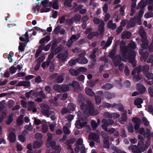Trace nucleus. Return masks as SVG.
Here are the masks:
<instances>
[{
    "instance_id": "obj_1",
    "label": "nucleus",
    "mask_w": 153,
    "mask_h": 153,
    "mask_svg": "<svg viewBox=\"0 0 153 153\" xmlns=\"http://www.w3.org/2000/svg\"><path fill=\"white\" fill-rule=\"evenodd\" d=\"M80 108L83 112L84 116L88 117L89 116L96 115L98 114L99 111L94 110L93 104L90 101L87 102V104L82 103L80 105Z\"/></svg>"
},
{
    "instance_id": "obj_2",
    "label": "nucleus",
    "mask_w": 153,
    "mask_h": 153,
    "mask_svg": "<svg viewBox=\"0 0 153 153\" xmlns=\"http://www.w3.org/2000/svg\"><path fill=\"white\" fill-rule=\"evenodd\" d=\"M120 50L123 56L125 59H128L129 62L131 63L134 62L136 56V52L135 51L130 50L128 55H127V54L128 51L127 47L126 46L122 47L120 48Z\"/></svg>"
},
{
    "instance_id": "obj_3",
    "label": "nucleus",
    "mask_w": 153,
    "mask_h": 153,
    "mask_svg": "<svg viewBox=\"0 0 153 153\" xmlns=\"http://www.w3.org/2000/svg\"><path fill=\"white\" fill-rule=\"evenodd\" d=\"M40 108L42 109V113L44 115L50 116L51 115V113L49 111L50 108L49 105L46 104L42 103L41 105Z\"/></svg>"
},
{
    "instance_id": "obj_4",
    "label": "nucleus",
    "mask_w": 153,
    "mask_h": 153,
    "mask_svg": "<svg viewBox=\"0 0 153 153\" xmlns=\"http://www.w3.org/2000/svg\"><path fill=\"white\" fill-rule=\"evenodd\" d=\"M89 138L90 140H93L97 143H99L100 142L99 135L95 133H90L89 135Z\"/></svg>"
},
{
    "instance_id": "obj_5",
    "label": "nucleus",
    "mask_w": 153,
    "mask_h": 153,
    "mask_svg": "<svg viewBox=\"0 0 153 153\" xmlns=\"http://www.w3.org/2000/svg\"><path fill=\"white\" fill-rule=\"evenodd\" d=\"M88 123L87 122H84L82 123L79 119L77 120L75 124L76 127L78 129H80L83 127H86Z\"/></svg>"
},
{
    "instance_id": "obj_6",
    "label": "nucleus",
    "mask_w": 153,
    "mask_h": 153,
    "mask_svg": "<svg viewBox=\"0 0 153 153\" xmlns=\"http://www.w3.org/2000/svg\"><path fill=\"white\" fill-rule=\"evenodd\" d=\"M131 150L134 153H141L145 151L140 146L137 147L136 145L133 146L131 148Z\"/></svg>"
},
{
    "instance_id": "obj_7",
    "label": "nucleus",
    "mask_w": 153,
    "mask_h": 153,
    "mask_svg": "<svg viewBox=\"0 0 153 153\" xmlns=\"http://www.w3.org/2000/svg\"><path fill=\"white\" fill-rule=\"evenodd\" d=\"M136 16H135L133 18L130 19L126 25V27L127 28H129L134 26L136 23Z\"/></svg>"
},
{
    "instance_id": "obj_8",
    "label": "nucleus",
    "mask_w": 153,
    "mask_h": 153,
    "mask_svg": "<svg viewBox=\"0 0 153 153\" xmlns=\"http://www.w3.org/2000/svg\"><path fill=\"white\" fill-rule=\"evenodd\" d=\"M113 60L114 66L116 67L118 66L119 65L121 64L120 63L121 60L125 61V60L124 59H122L121 56L119 55L115 57L114 59Z\"/></svg>"
},
{
    "instance_id": "obj_9",
    "label": "nucleus",
    "mask_w": 153,
    "mask_h": 153,
    "mask_svg": "<svg viewBox=\"0 0 153 153\" xmlns=\"http://www.w3.org/2000/svg\"><path fill=\"white\" fill-rule=\"evenodd\" d=\"M137 89L139 92L141 94L145 93L146 91V88L145 87L140 83L137 84Z\"/></svg>"
},
{
    "instance_id": "obj_10",
    "label": "nucleus",
    "mask_w": 153,
    "mask_h": 153,
    "mask_svg": "<svg viewBox=\"0 0 153 153\" xmlns=\"http://www.w3.org/2000/svg\"><path fill=\"white\" fill-rule=\"evenodd\" d=\"M127 111L123 112L122 115L121 117L119 118L118 120V121L121 124L124 123L127 121Z\"/></svg>"
},
{
    "instance_id": "obj_11",
    "label": "nucleus",
    "mask_w": 153,
    "mask_h": 153,
    "mask_svg": "<svg viewBox=\"0 0 153 153\" xmlns=\"http://www.w3.org/2000/svg\"><path fill=\"white\" fill-rule=\"evenodd\" d=\"M68 85L74 88L75 91L79 89L80 87L79 83L75 80L73 81L72 83H68Z\"/></svg>"
},
{
    "instance_id": "obj_12",
    "label": "nucleus",
    "mask_w": 153,
    "mask_h": 153,
    "mask_svg": "<svg viewBox=\"0 0 153 153\" xmlns=\"http://www.w3.org/2000/svg\"><path fill=\"white\" fill-rule=\"evenodd\" d=\"M68 56L67 53H61L58 54L57 58L60 59L62 62H65Z\"/></svg>"
},
{
    "instance_id": "obj_13",
    "label": "nucleus",
    "mask_w": 153,
    "mask_h": 153,
    "mask_svg": "<svg viewBox=\"0 0 153 153\" xmlns=\"http://www.w3.org/2000/svg\"><path fill=\"white\" fill-rule=\"evenodd\" d=\"M30 81H21L19 82L16 85L17 86H23L27 87L30 86Z\"/></svg>"
},
{
    "instance_id": "obj_14",
    "label": "nucleus",
    "mask_w": 153,
    "mask_h": 153,
    "mask_svg": "<svg viewBox=\"0 0 153 153\" xmlns=\"http://www.w3.org/2000/svg\"><path fill=\"white\" fill-rule=\"evenodd\" d=\"M112 108H117L119 111L123 112L124 111V108L123 105L121 104H117L114 103L113 104Z\"/></svg>"
},
{
    "instance_id": "obj_15",
    "label": "nucleus",
    "mask_w": 153,
    "mask_h": 153,
    "mask_svg": "<svg viewBox=\"0 0 153 153\" xmlns=\"http://www.w3.org/2000/svg\"><path fill=\"white\" fill-rule=\"evenodd\" d=\"M78 63L81 64H86L88 62V60L83 56H80L78 58Z\"/></svg>"
},
{
    "instance_id": "obj_16",
    "label": "nucleus",
    "mask_w": 153,
    "mask_h": 153,
    "mask_svg": "<svg viewBox=\"0 0 153 153\" xmlns=\"http://www.w3.org/2000/svg\"><path fill=\"white\" fill-rule=\"evenodd\" d=\"M147 4V2L144 0H141L138 4L137 9L138 7L140 8V9H143Z\"/></svg>"
},
{
    "instance_id": "obj_17",
    "label": "nucleus",
    "mask_w": 153,
    "mask_h": 153,
    "mask_svg": "<svg viewBox=\"0 0 153 153\" xmlns=\"http://www.w3.org/2000/svg\"><path fill=\"white\" fill-rule=\"evenodd\" d=\"M113 21L110 20L108 23V27L112 30L115 29L117 28V25L115 23H113Z\"/></svg>"
},
{
    "instance_id": "obj_18",
    "label": "nucleus",
    "mask_w": 153,
    "mask_h": 153,
    "mask_svg": "<svg viewBox=\"0 0 153 153\" xmlns=\"http://www.w3.org/2000/svg\"><path fill=\"white\" fill-rule=\"evenodd\" d=\"M139 35L141 37V41L143 40V41L147 39L146 33L144 30L140 31L139 33Z\"/></svg>"
},
{
    "instance_id": "obj_19",
    "label": "nucleus",
    "mask_w": 153,
    "mask_h": 153,
    "mask_svg": "<svg viewBox=\"0 0 153 153\" xmlns=\"http://www.w3.org/2000/svg\"><path fill=\"white\" fill-rule=\"evenodd\" d=\"M104 25L103 22L100 23L99 25L98 31L100 32V35H102V34L104 32L105 29L104 28Z\"/></svg>"
},
{
    "instance_id": "obj_20",
    "label": "nucleus",
    "mask_w": 153,
    "mask_h": 153,
    "mask_svg": "<svg viewBox=\"0 0 153 153\" xmlns=\"http://www.w3.org/2000/svg\"><path fill=\"white\" fill-rule=\"evenodd\" d=\"M87 36V39L89 40L92 39L94 36H97L98 35V33L95 32H91L89 33Z\"/></svg>"
},
{
    "instance_id": "obj_21",
    "label": "nucleus",
    "mask_w": 153,
    "mask_h": 153,
    "mask_svg": "<svg viewBox=\"0 0 153 153\" xmlns=\"http://www.w3.org/2000/svg\"><path fill=\"white\" fill-rule=\"evenodd\" d=\"M102 122L103 123L108 125V126H109L113 124L114 123V121L113 120L111 119H108L107 120L105 119H103L102 120Z\"/></svg>"
},
{
    "instance_id": "obj_22",
    "label": "nucleus",
    "mask_w": 153,
    "mask_h": 153,
    "mask_svg": "<svg viewBox=\"0 0 153 153\" xmlns=\"http://www.w3.org/2000/svg\"><path fill=\"white\" fill-rule=\"evenodd\" d=\"M64 77L62 75L58 76L55 79V82L58 83H62L64 80Z\"/></svg>"
},
{
    "instance_id": "obj_23",
    "label": "nucleus",
    "mask_w": 153,
    "mask_h": 153,
    "mask_svg": "<svg viewBox=\"0 0 153 153\" xmlns=\"http://www.w3.org/2000/svg\"><path fill=\"white\" fill-rule=\"evenodd\" d=\"M86 94L91 96H93L94 95V93L92 91L91 89L89 88H86L85 89Z\"/></svg>"
},
{
    "instance_id": "obj_24",
    "label": "nucleus",
    "mask_w": 153,
    "mask_h": 153,
    "mask_svg": "<svg viewBox=\"0 0 153 153\" xmlns=\"http://www.w3.org/2000/svg\"><path fill=\"white\" fill-rule=\"evenodd\" d=\"M113 84L110 83H107L103 85L102 87V88L105 90H108L113 88Z\"/></svg>"
},
{
    "instance_id": "obj_25",
    "label": "nucleus",
    "mask_w": 153,
    "mask_h": 153,
    "mask_svg": "<svg viewBox=\"0 0 153 153\" xmlns=\"http://www.w3.org/2000/svg\"><path fill=\"white\" fill-rule=\"evenodd\" d=\"M69 71L70 73L73 76H77L79 74L78 69L77 70H76L74 69L71 68L69 70Z\"/></svg>"
},
{
    "instance_id": "obj_26",
    "label": "nucleus",
    "mask_w": 153,
    "mask_h": 153,
    "mask_svg": "<svg viewBox=\"0 0 153 153\" xmlns=\"http://www.w3.org/2000/svg\"><path fill=\"white\" fill-rule=\"evenodd\" d=\"M27 104L28 105L27 109L28 111L31 110L33 108L36 106L34 104V102H33L30 101L28 102Z\"/></svg>"
},
{
    "instance_id": "obj_27",
    "label": "nucleus",
    "mask_w": 153,
    "mask_h": 153,
    "mask_svg": "<svg viewBox=\"0 0 153 153\" xmlns=\"http://www.w3.org/2000/svg\"><path fill=\"white\" fill-rule=\"evenodd\" d=\"M105 97L108 99H110L115 96V94H112L108 92H106L105 93Z\"/></svg>"
},
{
    "instance_id": "obj_28",
    "label": "nucleus",
    "mask_w": 153,
    "mask_h": 153,
    "mask_svg": "<svg viewBox=\"0 0 153 153\" xmlns=\"http://www.w3.org/2000/svg\"><path fill=\"white\" fill-rule=\"evenodd\" d=\"M141 41L143 43L141 45L143 49H147L149 44L148 41L147 40V39H146L145 40L143 41V40H141Z\"/></svg>"
},
{
    "instance_id": "obj_29",
    "label": "nucleus",
    "mask_w": 153,
    "mask_h": 153,
    "mask_svg": "<svg viewBox=\"0 0 153 153\" xmlns=\"http://www.w3.org/2000/svg\"><path fill=\"white\" fill-rule=\"evenodd\" d=\"M127 130L128 131L131 133H133L134 132V127L132 123H129L127 126Z\"/></svg>"
},
{
    "instance_id": "obj_30",
    "label": "nucleus",
    "mask_w": 153,
    "mask_h": 153,
    "mask_svg": "<svg viewBox=\"0 0 153 153\" xmlns=\"http://www.w3.org/2000/svg\"><path fill=\"white\" fill-rule=\"evenodd\" d=\"M19 50L21 52L24 51L25 50V43L24 42H20L19 43Z\"/></svg>"
},
{
    "instance_id": "obj_31",
    "label": "nucleus",
    "mask_w": 153,
    "mask_h": 153,
    "mask_svg": "<svg viewBox=\"0 0 153 153\" xmlns=\"http://www.w3.org/2000/svg\"><path fill=\"white\" fill-rule=\"evenodd\" d=\"M58 0H54L53 1L52 7L55 10H58L59 9V5L58 3Z\"/></svg>"
},
{
    "instance_id": "obj_32",
    "label": "nucleus",
    "mask_w": 153,
    "mask_h": 153,
    "mask_svg": "<svg viewBox=\"0 0 153 153\" xmlns=\"http://www.w3.org/2000/svg\"><path fill=\"white\" fill-rule=\"evenodd\" d=\"M69 85H64L61 86V92H64L68 91L70 89L69 87Z\"/></svg>"
},
{
    "instance_id": "obj_33",
    "label": "nucleus",
    "mask_w": 153,
    "mask_h": 153,
    "mask_svg": "<svg viewBox=\"0 0 153 153\" xmlns=\"http://www.w3.org/2000/svg\"><path fill=\"white\" fill-rule=\"evenodd\" d=\"M41 143L38 141H36L33 143V147L34 149L39 148L41 146Z\"/></svg>"
},
{
    "instance_id": "obj_34",
    "label": "nucleus",
    "mask_w": 153,
    "mask_h": 153,
    "mask_svg": "<svg viewBox=\"0 0 153 153\" xmlns=\"http://www.w3.org/2000/svg\"><path fill=\"white\" fill-rule=\"evenodd\" d=\"M16 139V135L15 133L12 132H10V143L14 142Z\"/></svg>"
},
{
    "instance_id": "obj_35",
    "label": "nucleus",
    "mask_w": 153,
    "mask_h": 153,
    "mask_svg": "<svg viewBox=\"0 0 153 153\" xmlns=\"http://www.w3.org/2000/svg\"><path fill=\"white\" fill-rule=\"evenodd\" d=\"M81 18V15L79 14H75L72 19H73L74 21L79 22L80 21Z\"/></svg>"
},
{
    "instance_id": "obj_36",
    "label": "nucleus",
    "mask_w": 153,
    "mask_h": 153,
    "mask_svg": "<svg viewBox=\"0 0 153 153\" xmlns=\"http://www.w3.org/2000/svg\"><path fill=\"white\" fill-rule=\"evenodd\" d=\"M22 115H21L19 116L16 120L17 124L19 126L21 125L23 123V121L22 118Z\"/></svg>"
},
{
    "instance_id": "obj_37",
    "label": "nucleus",
    "mask_w": 153,
    "mask_h": 153,
    "mask_svg": "<svg viewBox=\"0 0 153 153\" xmlns=\"http://www.w3.org/2000/svg\"><path fill=\"white\" fill-rule=\"evenodd\" d=\"M132 121L135 124L141 123L142 121L141 119L138 117H134L132 119Z\"/></svg>"
},
{
    "instance_id": "obj_38",
    "label": "nucleus",
    "mask_w": 153,
    "mask_h": 153,
    "mask_svg": "<svg viewBox=\"0 0 153 153\" xmlns=\"http://www.w3.org/2000/svg\"><path fill=\"white\" fill-rule=\"evenodd\" d=\"M149 70V66L148 65H146L143 66V72L144 74L148 72Z\"/></svg>"
},
{
    "instance_id": "obj_39",
    "label": "nucleus",
    "mask_w": 153,
    "mask_h": 153,
    "mask_svg": "<svg viewBox=\"0 0 153 153\" xmlns=\"http://www.w3.org/2000/svg\"><path fill=\"white\" fill-rule=\"evenodd\" d=\"M113 39V38L112 36L108 38L105 44V46L106 47H108L111 45L112 43Z\"/></svg>"
},
{
    "instance_id": "obj_40",
    "label": "nucleus",
    "mask_w": 153,
    "mask_h": 153,
    "mask_svg": "<svg viewBox=\"0 0 153 153\" xmlns=\"http://www.w3.org/2000/svg\"><path fill=\"white\" fill-rule=\"evenodd\" d=\"M75 141L76 139L75 138H72L67 140L65 143L67 145H68L70 144H73Z\"/></svg>"
},
{
    "instance_id": "obj_41",
    "label": "nucleus",
    "mask_w": 153,
    "mask_h": 153,
    "mask_svg": "<svg viewBox=\"0 0 153 153\" xmlns=\"http://www.w3.org/2000/svg\"><path fill=\"white\" fill-rule=\"evenodd\" d=\"M77 62L78 63V58L71 60L68 62L69 65L71 66L75 65Z\"/></svg>"
},
{
    "instance_id": "obj_42",
    "label": "nucleus",
    "mask_w": 153,
    "mask_h": 153,
    "mask_svg": "<svg viewBox=\"0 0 153 153\" xmlns=\"http://www.w3.org/2000/svg\"><path fill=\"white\" fill-rule=\"evenodd\" d=\"M143 102V100L141 98H138L136 99L134 101V104L135 105H140Z\"/></svg>"
},
{
    "instance_id": "obj_43",
    "label": "nucleus",
    "mask_w": 153,
    "mask_h": 153,
    "mask_svg": "<svg viewBox=\"0 0 153 153\" xmlns=\"http://www.w3.org/2000/svg\"><path fill=\"white\" fill-rule=\"evenodd\" d=\"M34 137L37 140H40L42 138L43 136L42 134L37 133L35 134Z\"/></svg>"
},
{
    "instance_id": "obj_44",
    "label": "nucleus",
    "mask_w": 153,
    "mask_h": 153,
    "mask_svg": "<svg viewBox=\"0 0 153 153\" xmlns=\"http://www.w3.org/2000/svg\"><path fill=\"white\" fill-rule=\"evenodd\" d=\"M136 47V45L135 42H131L128 45V48L129 50L135 49Z\"/></svg>"
},
{
    "instance_id": "obj_45",
    "label": "nucleus",
    "mask_w": 153,
    "mask_h": 153,
    "mask_svg": "<svg viewBox=\"0 0 153 153\" xmlns=\"http://www.w3.org/2000/svg\"><path fill=\"white\" fill-rule=\"evenodd\" d=\"M33 30L35 31H41L42 33L45 32V33H44V35L47 34V33L46 32L45 30H43L38 27H33Z\"/></svg>"
},
{
    "instance_id": "obj_46",
    "label": "nucleus",
    "mask_w": 153,
    "mask_h": 153,
    "mask_svg": "<svg viewBox=\"0 0 153 153\" xmlns=\"http://www.w3.org/2000/svg\"><path fill=\"white\" fill-rule=\"evenodd\" d=\"M96 60L95 59H93L91 62V64L88 66L89 68L93 69L94 68V66L95 64Z\"/></svg>"
},
{
    "instance_id": "obj_47",
    "label": "nucleus",
    "mask_w": 153,
    "mask_h": 153,
    "mask_svg": "<svg viewBox=\"0 0 153 153\" xmlns=\"http://www.w3.org/2000/svg\"><path fill=\"white\" fill-rule=\"evenodd\" d=\"M61 28V26L58 25L54 29L53 32L55 34H58Z\"/></svg>"
},
{
    "instance_id": "obj_48",
    "label": "nucleus",
    "mask_w": 153,
    "mask_h": 153,
    "mask_svg": "<svg viewBox=\"0 0 153 153\" xmlns=\"http://www.w3.org/2000/svg\"><path fill=\"white\" fill-rule=\"evenodd\" d=\"M61 86L60 85H55L53 86V88L55 90L59 92H61Z\"/></svg>"
},
{
    "instance_id": "obj_49",
    "label": "nucleus",
    "mask_w": 153,
    "mask_h": 153,
    "mask_svg": "<svg viewBox=\"0 0 153 153\" xmlns=\"http://www.w3.org/2000/svg\"><path fill=\"white\" fill-rule=\"evenodd\" d=\"M95 101L97 105L100 104L101 102L100 97L99 96H96L95 97Z\"/></svg>"
},
{
    "instance_id": "obj_50",
    "label": "nucleus",
    "mask_w": 153,
    "mask_h": 153,
    "mask_svg": "<svg viewBox=\"0 0 153 153\" xmlns=\"http://www.w3.org/2000/svg\"><path fill=\"white\" fill-rule=\"evenodd\" d=\"M63 129L64 133L65 134H68L71 133L70 131L69 130L68 128L66 126H64Z\"/></svg>"
},
{
    "instance_id": "obj_51",
    "label": "nucleus",
    "mask_w": 153,
    "mask_h": 153,
    "mask_svg": "<svg viewBox=\"0 0 153 153\" xmlns=\"http://www.w3.org/2000/svg\"><path fill=\"white\" fill-rule=\"evenodd\" d=\"M41 7V5L39 4L38 3L37 4L35 7H33V10L34 11V12L36 13V10L39 12V11Z\"/></svg>"
},
{
    "instance_id": "obj_52",
    "label": "nucleus",
    "mask_w": 153,
    "mask_h": 153,
    "mask_svg": "<svg viewBox=\"0 0 153 153\" xmlns=\"http://www.w3.org/2000/svg\"><path fill=\"white\" fill-rule=\"evenodd\" d=\"M145 76L148 79H153V74L152 73L148 72L145 74Z\"/></svg>"
},
{
    "instance_id": "obj_53",
    "label": "nucleus",
    "mask_w": 153,
    "mask_h": 153,
    "mask_svg": "<svg viewBox=\"0 0 153 153\" xmlns=\"http://www.w3.org/2000/svg\"><path fill=\"white\" fill-rule=\"evenodd\" d=\"M38 96L42 99H45L46 97L45 94L44 93L42 90H41L39 91L38 93Z\"/></svg>"
},
{
    "instance_id": "obj_54",
    "label": "nucleus",
    "mask_w": 153,
    "mask_h": 153,
    "mask_svg": "<svg viewBox=\"0 0 153 153\" xmlns=\"http://www.w3.org/2000/svg\"><path fill=\"white\" fill-rule=\"evenodd\" d=\"M18 140L21 142H24L26 140L25 137L22 134H20L18 136Z\"/></svg>"
},
{
    "instance_id": "obj_55",
    "label": "nucleus",
    "mask_w": 153,
    "mask_h": 153,
    "mask_svg": "<svg viewBox=\"0 0 153 153\" xmlns=\"http://www.w3.org/2000/svg\"><path fill=\"white\" fill-rule=\"evenodd\" d=\"M103 143L105 145V147L109 149L110 146L109 140L106 139H105L103 140Z\"/></svg>"
},
{
    "instance_id": "obj_56",
    "label": "nucleus",
    "mask_w": 153,
    "mask_h": 153,
    "mask_svg": "<svg viewBox=\"0 0 153 153\" xmlns=\"http://www.w3.org/2000/svg\"><path fill=\"white\" fill-rule=\"evenodd\" d=\"M142 120L144 124L146 126H148L149 124V122L147 120V119L145 117H143Z\"/></svg>"
},
{
    "instance_id": "obj_57",
    "label": "nucleus",
    "mask_w": 153,
    "mask_h": 153,
    "mask_svg": "<svg viewBox=\"0 0 153 153\" xmlns=\"http://www.w3.org/2000/svg\"><path fill=\"white\" fill-rule=\"evenodd\" d=\"M135 68L137 70V74H140V73L143 71V66H138Z\"/></svg>"
},
{
    "instance_id": "obj_58",
    "label": "nucleus",
    "mask_w": 153,
    "mask_h": 153,
    "mask_svg": "<svg viewBox=\"0 0 153 153\" xmlns=\"http://www.w3.org/2000/svg\"><path fill=\"white\" fill-rule=\"evenodd\" d=\"M5 103V101L4 100H3L0 102V111L4 109Z\"/></svg>"
},
{
    "instance_id": "obj_59",
    "label": "nucleus",
    "mask_w": 153,
    "mask_h": 153,
    "mask_svg": "<svg viewBox=\"0 0 153 153\" xmlns=\"http://www.w3.org/2000/svg\"><path fill=\"white\" fill-rule=\"evenodd\" d=\"M115 53L114 52H113L112 51V52L109 53V56L112 59H114L115 57H117V56H115Z\"/></svg>"
},
{
    "instance_id": "obj_60",
    "label": "nucleus",
    "mask_w": 153,
    "mask_h": 153,
    "mask_svg": "<svg viewBox=\"0 0 153 153\" xmlns=\"http://www.w3.org/2000/svg\"><path fill=\"white\" fill-rule=\"evenodd\" d=\"M79 73V74L81 72H83L86 71H87V68L84 67H82L78 69Z\"/></svg>"
},
{
    "instance_id": "obj_61",
    "label": "nucleus",
    "mask_w": 153,
    "mask_h": 153,
    "mask_svg": "<svg viewBox=\"0 0 153 153\" xmlns=\"http://www.w3.org/2000/svg\"><path fill=\"white\" fill-rule=\"evenodd\" d=\"M72 2L68 0H66L65 1L64 5L65 6H67L68 7H71L72 6Z\"/></svg>"
},
{
    "instance_id": "obj_62",
    "label": "nucleus",
    "mask_w": 153,
    "mask_h": 153,
    "mask_svg": "<svg viewBox=\"0 0 153 153\" xmlns=\"http://www.w3.org/2000/svg\"><path fill=\"white\" fill-rule=\"evenodd\" d=\"M62 48L60 46H58L56 48L54 49V51L55 54H56L62 51Z\"/></svg>"
},
{
    "instance_id": "obj_63",
    "label": "nucleus",
    "mask_w": 153,
    "mask_h": 153,
    "mask_svg": "<svg viewBox=\"0 0 153 153\" xmlns=\"http://www.w3.org/2000/svg\"><path fill=\"white\" fill-rule=\"evenodd\" d=\"M149 53L147 52H142L141 53V56L143 59H146L148 58Z\"/></svg>"
},
{
    "instance_id": "obj_64",
    "label": "nucleus",
    "mask_w": 153,
    "mask_h": 153,
    "mask_svg": "<svg viewBox=\"0 0 153 153\" xmlns=\"http://www.w3.org/2000/svg\"><path fill=\"white\" fill-rule=\"evenodd\" d=\"M147 62L148 63H151L152 65L153 66V55H151L149 57Z\"/></svg>"
}]
</instances>
